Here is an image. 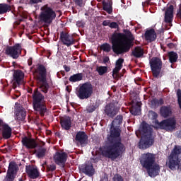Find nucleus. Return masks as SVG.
I'll return each mask as SVG.
<instances>
[{"label":"nucleus","mask_w":181,"mask_h":181,"mask_svg":"<svg viewBox=\"0 0 181 181\" xmlns=\"http://www.w3.org/2000/svg\"><path fill=\"white\" fill-rule=\"evenodd\" d=\"M18 168L16 163L13 162L10 163L5 180L13 181L15 176H16V172H18Z\"/></svg>","instance_id":"ddd939ff"},{"label":"nucleus","mask_w":181,"mask_h":181,"mask_svg":"<svg viewBox=\"0 0 181 181\" xmlns=\"http://www.w3.org/2000/svg\"><path fill=\"white\" fill-rule=\"evenodd\" d=\"M156 159L155 154L151 153H144L140 157L141 166L148 170V173L151 177L158 176L160 170L159 165L155 163Z\"/></svg>","instance_id":"7ed1b4c3"},{"label":"nucleus","mask_w":181,"mask_h":181,"mask_svg":"<svg viewBox=\"0 0 181 181\" xmlns=\"http://www.w3.org/2000/svg\"><path fill=\"white\" fill-rule=\"evenodd\" d=\"M22 143L24 146H26L28 149H33L36 148V141L35 139L25 137L22 139Z\"/></svg>","instance_id":"dca6fc26"},{"label":"nucleus","mask_w":181,"mask_h":181,"mask_svg":"<svg viewBox=\"0 0 181 181\" xmlns=\"http://www.w3.org/2000/svg\"><path fill=\"white\" fill-rule=\"evenodd\" d=\"M113 180L114 181H124V180H122V177L118 175H115Z\"/></svg>","instance_id":"ea45409f"},{"label":"nucleus","mask_w":181,"mask_h":181,"mask_svg":"<svg viewBox=\"0 0 181 181\" xmlns=\"http://www.w3.org/2000/svg\"><path fill=\"white\" fill-rule=\"evenodd\" d=\"M3 136L5 139H8L11 138V135H12V129L9 126L5 124L3 127Z\"/></svg>","instance_id":"393cba45"},{"label":"nucleus","mask_w":181,"mask_h":181,"mask_svg":"<svg viewBox=\"0 0 181 181\" xmlns=\"http://www.w3.org/2000/svg\"><path fill=\"white\" fill-rule=\"evenodd\" d=\"M26 172L30 179L39 177V171L37 168L33 165H28L26 167Z\"/></svg>","instance_id":"2eb2a0df"},{"label":"nucleus","mask_w":181,"mask_h":181,"mask_svg":"<svg viewBox=\"0 0 181 181\" xmlns=\"http://www.w3.org/2000/svg\"><path fill=\"white\" fill-rule=\"evenodd\" d=\"M102 50H104V52H110L111 50V45L109 44H104L101 46Z\"/></svg>","instance_id":"e433bc0d"},{"label":"nucleus","mask_w":181,"mask_h":181,"mask_svg":"<svg viewBox=\"0 0 181 181\" xmlns=\"http://www.w3.org/2000/svg\"><path fill=\"white\" fill-rule=\"evenodd\" d=\"M76 26H78V28H81V26H83V24L82 22L78 21L76 23Z\"/></svg>","instance_id":"37998d69"},{"label":"nucleus","mask_w":181,"mask_h":181,"mask_svg":"<svg viewBox=\"0 0 181 181\" xmlns=\"http://www.w3.org/2000/svg\"><path fill=\"white\" fill-rule=\"evenodd\" d=\"M30 1H42V0H30Z\"/></svg>","instance_id":"5fc2aeb1"},{"label":"nucleus","mask_w":181,"mask_h":181,"mask_svg":"<svg viewBox=\"0 0 181 181\" xmlns=\"http://www.w3.org/2000/svg\"><path fill=\"white\" fill-rule=\"evenodd\" d=\"M168 56L170 63H175L176 60H177V54H176L175 52H169Z\"/></svg>","instance_id":"f704fd0d"},{"label":"nucleus","mask_w":181,"mask_h":181,"mask_svg":"<svg viewBox=\"0 0 181 181\" xmlns=\"http://www.w3.org/2000/svg\"><path fill=\"white\" fill-rule=\"evenodd\" d=\"M10 9L11 6L6 4H0V15L6 13V12H8V11H10Z\"/></svg>","instance_id":"473e14b6"},{"label":"nucleus","mask_w":181,"mask_h":181,"mask_svg":"<svg viewBox=\"0 0 181 181\" xmlns=\"http://www.w3.org/2000/svg\"><path fill=\"white\" fill-rule=\"evenodd\" d=\"M148 117L150 118V119L153 120V124H152V127L153 128H155V125H156V118H158V114H156V112H153V111H150L148 112Z\"/></svg>","instance_id":"c85d7f7f"},{"label":"nucleus","mask_w":181,"mask_h":181,"mask_svg":"<svg viewBox=\"0 0 181 181\" xmlns=\"http://www.w3.org/2000/svg\"><path fill=\"white\" fill-rule=\"evenodd\" d=\"M100 181H108V179H107V178H103V180H101Z\"/></svg>","instance_id":"de8ad7c7"},{"label":"nucleus","mask_w":181,"mask_h":181,"mask_svg":"<svg viewBox=\"0 0 181 181\" xmlns=\"http://www.w3.org/2000/svg\"><path fill=\"white\" fill-rule=\"evenodd\" d=\"M45 155H46V150L45 148L40 150L37 154L38 158H43Z\"/></svg>","instance_id":"4c0bfd02"},{"label":"nucleus","mask_w":181,"mask_h":181,"mask_svg":"<svg viewBox=\"0 0 181 181\" xmlns=\"http://www.w3.org/2000/svg\"><path fill=\"white\" fill-rule=\"evenodd\" d=\"M93 94V86L86 83L81 85L76 91V95L80 100H87Z\"/></svg>","instance_id":"6e6552de"},{"label":"nucleus","mask_w":181,"mask_h":181,"mask_svg":"<svg viewBox=\"0 0 181 181\" xmlns=\"http://www.w3.org/2000/svg\"><path fill=\"white\" fill-rule=\"evenodd\" d=\"M110 23H110V20H106L103 22V26H109L110 27Z\"/></svg>","instance_id":"a19ab883"},{"label":"nucleus","mask_w":181,"mask_h":181,"mask_svg":"<svg viewBox=\"0 0 181 181\" xmlns=\"http://www.w3.org/2000/svg\"><path fill=\"white\" fill-rule=\"evenodd\" d=\"M160 104H163V103L162 102V100H160Z\"/></svg>","instance_id":"3c124183"},{"label":"nucleus","mask_w":181,"mask_h":181,"mask_svg":"<svg viewBox=\"0 0 181 181\" xmlns=\"http://www.w3.org/2000/svg\"><path fill=\"white\" fill-rule=\"evenodd\" d=\"M145 37L148 42H153L156 39V33L153 29L148 30L145 33Z\"/></svg>","instance_id":"4be33fe9"},{"label":"nucleus","mask_w":181,"mask_h":181,"mask_svg":"<svg viewBox=\"0 0 181 181\" xmlns=\"http://www.w3.org/2000/svg\"><path fill=\"white\" fill-rule=\"evenodd\" d=\"M1 124H2V120L1 119H0V125H1Z\"/></svg>","instance_id":"864d4df0"},{"label":"nucleus","mask_w":181,"mask_h":181,"mask_svg":"<svg viewBox=\"0 0 181 181\" xmlns=\"http://www.w3.org/2000/svg\"><path fill=\"white\" fill-rule=\"evenodd\" d=\"M84 173L86 175H88V176H93V175H94V168H93V165L90 164L86 165L85 167Z\"/></svg>","instance_id":"c756f323"},{"label":"nucleus","mask_w":181,"mask_h":181,"mask_svg":"<svg viewBox=\"0 0 181 181\" xmlns=\"http://www.w3.org/2000/svg\"><path fill=\"white\" fill-rule=\"evenodd\" d=\"M132 40H134V36L129 31H127L126 34H114L111 38L113 52L117 54L127 53L131 47Z\"/></svg>","instance_id":"f03ea898"},{"label":"nucleus","mask_w":181,"mask_h":181,"mask_svg":"<svg viewBox=\"0 0 181 181\" xmlns=\"http://www.w3.org/2000/svg\"><path fill=\"white\" fill-rule=\"evenodd\" d=\"M133 54L136 57H141L144 54V49L141 47H136L133 52Z\"/></svg>","instance_id":"72a5a7b5"},{"label":"nucleus","mask_w":181,"mask_h":181,"mask_svg":"<svg viewBox=\"0 0 181 181\" xmlns=\"http://www.w3.org/2000/svg\"><path fill=\"white\" fill-rule=\"evenodd\" d=\"M108 60H110V59H109L108 57H105V58L104 59V62H105V63H107V62H108Z\"/></svg>","instance_id":"a18cd8bd"},{"label":"nucleus","mask_w":181,"mask_h":181,"mask_svg":"<svg viewBox=\"0 0 181 181\" xmlns=\"http://www.w3.org/2000/svg\"><path fill=\"white\" fill-rule=\"evenodd\" d=\"M156 124L154 128H161V129H165L166 131H173L176 128V120L175 118L163 120L160 123L156 121Z\"/></svg>","instance_id":"9d476101"},{"label":"nucleus","mask_w":181,"mask_h":181,"mask_svg":"<svg viewBox=\"0 0 181 181\" xmlns=\"http://www.w3.org/2000/svg\"><path fill=\"white\" fill-rule=\"evenodd\" d=\"M55 169H56V166L52 165V168H51V170H54Z\"/></svg>","instance_id":"49530a36"},{"label":"nucleus","mask_w":181,"mask_h":181,"mask_svg":"<svg viewBox=\"0 0 181 181\" xmlns=\"http://www.w3.org/2000/svg\"><path fill=\"white\" fill-rule=\"evenodd\" d=\"M37 4V1H32L31 4Z\"/></svg>","instance_id":"09e8293b"},{"label":"nucleus","mask_w":181,"mask_h":181,"mask_svg":"<svg viewBox=\"0 0 181 181\" xmlns=\"http://www.w3.org/2000/svg\"><path fill=\"white\" fill-rule=\"evenodd\" d=\"M151 68L154 77H158L162 69V62L159 58H153L150 61Z\"/></svg>","instance_id":"9b49d317"},{"label":"nucleus","mask_w":181,"mask_h":181,"mask_svg":"<svg viewBox=\"0 0 181 181\" xmlns=\"http://www.w3.org/2000/svg\"><path fill=\"white\" fill-rule=\"evenodd\" d=\"M105 111L109 117H114V115H117L118 108H115L114 104H110L106 106Z\"/></svg>","instance_id":"f3484780"},{"label":"nucleus","mask_w":181,"mask_h":181,"mask_svg":"<svg viewBox=\"0 0 181 181\" xmlns=\"http://www.w3.org/2000/svg\"><path fill=\"white\" fill-rule=\"evenodd\" d=\"M162 3L161 4H165V1H161Z\"/></svg>","instance_id":"6e6d98bb"},{"label":"nucleus","mask_w":181,"mask_h":181,"mask_svg":"<svg viewBox=\"0 0 181 181\" xmlns=\"http://www.w3.org/2000/svg\"><path fill=\"white\" fill-rule=\"evenodd\" d=\"M173 19V6L170 5L165 11V21L167 23H170Z\"/></svg>","instance_id":"a211bd4d"},{"label":"nucleus","mask_w":181,"mask_h":181,"mask_svg":"<svg viewBox=\"0 0 181 181\" xmlns=\"http://www.w3.org/2000/svg\"><path fill=\"white\" fill-rule=\"evenodd\" d=\"M107 68L106 66H98L97 68V71L100 74V76H103V74H105L107 73Z\"/></svg>","instance_id":"c9c22d12"},{"label":"nucleus","mask_w":181,"mask_h":181,"mask_svg":"<svg viewBox=\"0 0 181 181\" xmlns=\"http://www.w3.org/2000/svg\"><path fill=\"white\" fill-rule=\"evenodd\" d=\"M56 19V12L49 4H45L40 8V21L50 25Z\"/></svg>","instance_id":"423d86ee"},{"label":"nucleus","mask_w":181,"mask_h":181,"mask_svg":"<svg viewBox=\"0 0 181 181\" xmlns=\"http://www.w3.org/2000/svg\"><path fill=\"white\" fill-rule=\"evenodd\" d=\"M103 4L104 11H106L108 13H111V12H112V2L110 1H105Z\"/></svg>","instance_id":"a878e982"},{"label":"nucleus","mask_w":181,"mask_h":181,"mask_svg":"<svg viewBox=\"0 0 181 181\" xmlns=\"http://www.w3.org/2000/svg\"><path fill=\"white\" fill-rule=\"evenodd\" d=\"M6 54L13 57V59H18L19 54L22 52V48L19 44L16 45L14 47H8L5 50Z\"/></svg>","instance_id":"f8f14e48"},{"label":"nucleus","mask_w":181,"mask_h":181,"mask_svg":"<svg viewBox=\"0 0 181 181\" xmlns=\"http://www.w3.org/2000/svg\"><path fill=\"white\" fill-rule=\"evenodd\" d=\"M139 131L144 134L140 140L139 146L140 149H146V148H149L153 144V139L151 136L152 127L149 124L143 122L141 124Z\"/></svg>","instance_id":"20e7f679"},{"label":"nucleus","mask_w":181,"mask_h":181,"mask_svg":"<svg viewBox=\"0 0 181 181\" xmlns=\"http://www.w3.org/2000/svg\"><path fill=\"white\" fill-rule=\"evenodd\" d=\"M66 71H70V67L64 66Z\"/></svg>","instance_id":"c03bdc74"},{"label":"nucleus","mask_w":181,"mask_h":181,"mask_svg":"<svg viewBox=\"0 0 181 181\" xmlns=\"http://www.w3.org/2000/svg\"><path fill=\"white\" fill-rule=\"evenodd\" d=\"M160 114L163 117L166 118V117H169V115L172 114V110H170V107H162L160 109Z\"/></svg>","instance_id":"bb28decb"},{"label":"nucleus","mask_w":181,"mask_h":181,"mask_svg":"<svg viewBox=\"0 0 181 181\" xmlns=\"http://www.w3.org/2000/svg\"><path fill=\"white\" fill-rule=\"evenodd\" d=\"M54 162L57 163V165H63L66 160L67 159V154L63 151L57 152L54 156Z\"/></svg>","instance_id":"4468645a"},{"label":"nucleus","mask_w":181,"mask_h":181,"mask_svg":"<svg viewBox=\"0 0 181 181\" xmlns=\"http://www.w3.org/2000/svg\"><path fill=\"white\" fill-rule=\"evenodd\" d=\"M23 77H25V75L23 74V72H22V71H16L13 74L14 83H16L17 84H22Z\"/></svg>","instance_id":"6ab92c4d"},{"label":"nucleus","mask_w":181,"mask_h":181,"mask_svg":"<svg viewBox=\"0 0 181 181\" xmlns=\"http://www.w3.org/2000/svg\"><path fill=\"white\" fill-rule=\"evenodd\" d=\"M153 103H156V100H153Z\"/></svg>","instance_id":"603ef678"},{"label":"nucleus","mask_w":181,"mask_h":181,"mask_svg":"<svg viewBox=\"0 0 181 181\" xmlns=\"http://www.w3.org/2000/svg\"><path fill=\"white\" fill-rule=\"evenodd\" d=\"M141 102H136V103L133 102L132 107L130 110L131 114L132 115H141Z\"/></svg>","instance_id":"aec40b11"},{"label":"nucleus","mask_w":181,"mask_h":181,"mask_svg":"<svg viewBox=\"0 0 181 181\" xmlns=\"http://www.w3.org/2000/svg\"><path fill=\"white\" fill-rule=\"evenodd\" d=\"M76 5H79V6H83V1H76Z\"/></svg>","instance_id":"79ce46f5"},{"label":"nucleus","mask_w":181,"mask_h":181,"mask_svg":"<svg viewBox=\"0 0 181 181\" xmlns=\"http://www.w3.org/2000/svg\"><path fill=\"white\" fill-rule=\"evenodd\" d=\"M61 125L62 128H64V129H69L71 125L70 117H66L65 119L61 120Z\"/></svg>","instance_id":"cd10ccee"},{"label":"nucleus","mask_w":181,"mask_h":181,"mask_svg":"<svg viewBox=\"0 0 181 181\" xmlns=\"http://www.w3.org/2000/svg\"><path fill=\"white\" fill-rule=\"evenodd\" d=\"M37 76L38 80L41 82L40 90L42 91V93H47V90H49V85L46 83V69L45 66L40 65L38 67Z\"/></svg>","instance_id":"1a4fd4ad"},{"label":"nucleus","mask_w":181,"mask_h":181,"mask_svg":"<svg viewBox=\"0 0 181 181\" xmlns=\"http://www.w3.org/2000/svg\"><path fill=\"white\" fill-rule=\"evenodd\" d=\"M61 39L62 42L64 43V45H66V46H71V45L74 43L73 37L69 35V34H62L61 35Z\"/></svg>","instance_id":"412c9836"},{"label":"nucleus","mask_w":181,"mask_h":181,"mask_svg":"<svg viewBox=\"0 0 181 181\" xmlns=\"http://www.w3.org/2000/svg\"><path fill=\"white\" fill-rule=\"evenodd\" d=\"M88 111H89V112H93V111H94V109H93L92 110H90L89 109H88Z\"/></svg>","instance_id":"8fccbe9b"},{"label":"nucleus","mask_w":181,"mask_h":181,"mask_svg":"<svg viewBox=\"0 0 181 181\" xmlns=\"http://www.w3.org/2000/svg\"><path fill=\"white\" fill-rule=\"evenodd\" d=\"M17 117V119H24L25 117H26V111L24 110V109H21L16 114Z\"/></svg>","instance_id":"2f4dec72"},{"label":"nucleus","mask_w":181,"mask_h":181,"mask_svg":"<svg viewBox=\"0 0 181 181\" xmlns=\"http://www.w3.org/2000/svg\"><path fill=\"white\" fill-rule=\"evenodd\" d=\"M109 28H111L112 29H117L118 24L115 22L110 23Z\"/></svg>","instance_id":"58836bf2"},{"label":"nucleus","mask_w":181,"mask_h":181,"mask_svg":"<svg viewBox=\"0 0 181 181\" xmlns=\"http://www.w3.org/2000/svg\"><path fill=\"white\" fill-rule=\"evenodd\" d=\"M83 78V74H77L71 76L69 78V81H72L73 83H76V81H80Z\"/></svg>","instance_id":"7c9ffc66"},{"label":"nucleus","mask_w":181,"mask_h":181,"mask_svg":"<svg viewBox=\"0 0 181 181\" xmlns=\"http://www.w3.org/2000/svg\"><path fill=\"white\" fill-rule=\"evenodd\" d=\"M124 63V59L119 58L117 62L115 64V68L113 69V77H115L117 74L119 72V70L122 69V64Z\"/></svg>","instance_id":"5701e85b"},{"label":"nucleus","mask_w":181,"mask_h":181,"mask_svg":"<svg viewBox=\"0 0 181 181\" xmlns=\"http://www.w3.org/2000/svg\"><path fill=\"white\" fill-rule=\"evenodd\" d=\"M33 107L34 110L43 115L46 112L43 96L40 92L35 91L33 95Z\"/></svg>","instance_id":"0eeeda50"},{"label":"nucleus","mask_w":181,"mask_h":181,"mask_svg":"<svg viewBox=\"0 0 181 181\" xmlns=\"http://www.w3.org/2000/svg\"><path fill=\"white\" fill-rule=\"evenodd\" d=\"M122 122V116H117L112 122L110 135L107 136V145L103 151V154L112 160L117 159L118 156H121L125 152V147L120 141V131L118 128Z\"/></svg>","instance_id":"f257e3e1"},{"label":"nucleus","mask_w":181,"mask_h":181,"mask_svg":"<svg viewBox=\"0 0 181 181\" xmlns=\"http://www.w3.org/2000/svg\"><path fill=\"white\" fill-rule=\"evenodd\" d=\"M180 159L181 146H175L168 157V161L167 162L166 165L170 169H171V170L179 169V166H180Z\"/></svg>","instance_id":"39448f33"},{"label":"nucleus","mask_w":181,"mask_h":181,"mask_svg":"<svg viewBox=\"0 0 181 181\" xmlns=\"http://www.w3.org/2000/svg\"><path fill=\"white\" fill-rule=\"evenodd\" d=\"M76 139L81 143V145H83V144H86V141L87 140V136L84 132H78L76 134Z\"/></svg>","instance_id":"b1692460"}]
</instances>
